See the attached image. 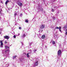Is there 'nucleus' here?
Segmentation results:
<instances>
[{
    "mask_svg": "<svg viewBox=\"0 0 67 67\" xmlns=\"http://www.w3.org/2000/svg\"><path fill=\"white\" fill-rule=\"evenodd\" d=\"M44 27L45 25H44L42 24L41 25L40 27V31H41V32H42L43 30H41V29L42 30V29H43L44 28Z\"/></svg>",
    "mask_w": 67,
    "mask_h": 67,
    "instance_id": "1",
    "label": "nucleus"
},
{
    "mask_svg": "<svg viewBox=\"0 0 67 67\" xmlns=\"http://www.w3.org/2000/svg\"><path fill=\"white\" fill-rule=\"evenodd\" d=\"M9 52H10V51L9 50H6L5 51V50H3L2 53H3V54H4L5 52V54H9Z\"/></svg>",
    "mask_w": 67,
    "mask_h": 67,
    "instance_id": "2",
    "label": "nucleus"
},
{
    "mask_svg": "<svg viewBox=\"0 0 67 67\" xmlns=\"http://www.w3.org/2000/svg\"><path fill=\"white\" fill-rule=\"evenodd\" d=\"M0 43H1V45H0V47L1 48L3 47V40L0 41Z\"/></svg>",
    "mask_w": 67,
    "mask_h": 67,
    "instance_id": "3",
    "label": "nucleus"
},
{
    "mask_svg": "<svg viewBox=\"0 0 67 67\" xmlns=\"http://www.w3.org/2000/svg\"><path fill=\"white\" fill-rule=\"evenodd\" d=\"M17 3L20 6H22V3L20 2L19 1H17Z\"/></svg>",
    "mask_w": 67,
    "mask_h": 67,
    "instance_id": "4",
    "label": "nucleus"
},
{
    "mask_svg": "<svg viewBox=\"0 0 67 67\" xmlns=\"http://www.w3.org/2000/svg\"><path fill=\"white\" fill-rule=\"evenodd\" d=\"M40 8V6H38V7L37 8L38 10H40V11H43V8Z\"/></svg>",
    "mask_w": 67,
    "mask_h": 67,
    "instance_id": "5",
    "label": "nucleus"
},
{
    "mask_svg": "<svg viewBox=\"0 0 67 67\" xmlns=\"http://www.w3.org/2000/svg\"><path fill=\"white\" fill-rule=\"evenodd\" d=\"M55 29H59V30L60 32H62V31L61 30V27H56Z\"/></svg>",
    "mask_w": 67,
    "mask_h": 67,
    "instance_id": "6",
    "label": "nucleus"
},
{
    "mask_svg": "<svg viewBox=\"0 0 67 67\" xmlns=\"http://www.w3.org/2000/svg\"><path fill=\"white\" fill-rule=\"evenodd\" d=\"M62 52V51H61V50H59L58 51V55H60V54H61V52Z\"/></svg>",
    "mask_w": 67,
    "mask_h": 67,
    "instance_id": "7",
    "label": "nucleus"
},
{
    "mask_svg": "<svg viewBox=\"0 0 67 67\" xmlns=\"http://www.w3.org/2000/svg\"><path fill=\"white\" fill-rule=\"evenodd\" d=\"M38 65V61H37L35 62V66H37Z\"/></svg>",
    "mask_w": 67,
    "mask_h": 67,
    "instance_id": "8",
    "label": "nucleus"
},
{
    "mask_svg": "<svg viewBox=\"0 0 67 67\" xmlns=\"http://www.w3.org/2000/svg\"><path fill=\"white\" fill-rule=\"evenodd\" d=\"M4 37L5 38V39H7V40H8V39H9V36H4Z\"/></svg>",
    "mask_w": 67,
    "mask_h": 67,
    "instance_id": "9",
    "label": "nucleus"
},
{
    "mask_svg": "<svg viewBox=\"0 0 67 67\" xmlns=\"http://www.w3.org/2000/svg\"><path fill=\"white\" fill-rule=\"evenodd\" d=\"M26 36V35L24 34H23L21 35V37H25Z\"/></svg>",
    "mask_w": 67,
    "mask_h": 67,
    "instance_id": "10",
    "label": "nucleus"
},
{
    "mask_svg": "<svg viewBox=\"0 0 67 67\" xmlns=\"http://www.w3.org/2000/svg\"><path fill=\"white\" fill-rule=\"evenodd\" d=\"M41 38L43 39L45 38V36L44 35H42Z\"/></svg>",
    "mask_w": 67,
    "mask_h": 67,
    "instance_id": "11",
    "label": "nucleus"
},
{
    "mask_svg": "<svg viewBox=\"0 0 67 67\" xmlns=\"http://www.w3.org/2000/svg\"><path fill=\"white\" fill-rule=\"evenodd\" d=\"M29 53H28L27 54V58H29L30 57V56H29Z\"/></svg>",
    "mask_w": 67,
    "mask_h": 67,
    "instance_id": "12",
    "label": "nucleus"
},
{
    "mask_svg": "<svg viewBox=\"0 0 67 67\" xmlns=\"http://www.w3.org/2000/svg\"><path fill=\"white\" fill-rule=\"evenodd\" d=\"M5 48H7V49H9V48H9V47L7 46H5Z\"/></svg>",
    "mask_w": 67,
    "mask_h": 67,
    "instance_id": "13",
    "label": "nucleus"
},
{
    "mask_svg": "<svg viewBox=\"0 0 67 67\" xmlns=\"http://www.w3.org/2000/svg\"><path fill=\"white\" fill-rule=\"evenodd\" d=\"M9 1H8V0H7L5 2V4L6 5H7V4H8V2H9Z\"/></svg>",
    "mask_w": 67,
    "mask_h": 67,
    "instance_id": "14",
    "label": "nucleus"
},
{
    "mask_svg": "<svg viewBox=\"0 0 67 67\" xmlns=\"http://www.w3.org/2000/svg\"><path fill=\"white\" fill-rule=\"evenodd\" d=\"M3 29H2V28H1L0 29V34H1V32H2V30Z\"/></svg>",
    "mask_w": 67,
    "mask_h": 67,
    "instance_id": "15",
    "label": "nucleus"
},
{
    "mask_svg": "<svg viewBox=\"0 0 67 67\" xmlns=\"http://www.w3.org/2000/svg\"><path fill=\"white\" fill-rule=\"evenodd\" d=\"M0 13L1 15H3V14L2 13V11H0Z\"/></svg>",
    "mask_w": 67,
    "mask_h": 67,
    "instance_id": "16",
    "label": "nucleus"
},
{
    "mask_svg": "<svg viewBox=\"0 0 67 67\" xmlns=\"http://www.w3.org/2000/svg\"><path fill=\"white\" fill-rule=\"evenodd\" d=\"M37 51V50H36V49H35L34 50V53H36V51Z\"/></svg>",
    "mask_w": 67,
    "mask_h": 67,
    "instance_id": "17",
    "label": "nucleus"
},
{
    "mask_svg": "<svg viewBox=\"0 0 67 67\" xmlns=\"http://www.w3.org/2000/svg\"><path fill=\"white\" fill-rule=\"evenodd\" d=\"M54 9H57L58 8L57 7H54Z\"/></svg>",
    "mask_w": 67,
    "mask_h": 67,
    "instance_id": "18",
    "label": "nucleus"
},
{
    "mask_svg": "<svg viewBox=\"0 0 67 67\" xmlns=\"http://www.w3.org/2000/svg\"><path fill=\"white\" fill-rule=\"evenodd\" d=\"M55 41H52V44H55Z\"/></svg>",
    "mask_w": 67,
    "mask_h": 67,
    "instance_id": "19",
    "label": "nucleus"
},
{
    "mask_svg": "<svg viewBox=\"0 0 67 67\" xmlns=\"http://www.w3.org/2000/svg\"><path fill=\"white\" fill-rule=\"evenodd\" d=\"M25 22H26V23H28V22H29V21L28 20H25Z\"/></svg>",
    "mask_w": 67,
    "mask_h": 67,
    "instance_id": "20",
    "label": "nucleus"
},
{
    "mask_svg": "<svg viewBox=\"0 0 67 67\" xmlns=\"http://www.w3.org/2000/svg\"><path fill=\"white\" fill-rule=\"evenodd\" d=\"M9 66V64H8L6 65V67H8Z\"/></svg>",
    "mask_w": 67,
    "mask_h": 67,
    "instance_id": "21",
    "label": "nucleus"
},
{
    "mask_svg": "<svg viewBox=\"0 0 67 67\" xmlns=\"http://www.w3.org/2000/svg\"><path fill=\"white\" fill-rule=\"evenodd\" d=\"M16 57V56H15L13 57V58H15Z\"/></svg>",
    "mask_w": 67,
    "mask_h": 67,
    "instance_id": "22",
    "label": "nucleus"
},
{
    "mask_svg": "<svg viewBox=\"0 0 67 67\" xmlns=\"http://www.w3.org/2000/svg\"><path fill=\"white\" fill-rule=\"evenodd\" d=\"M52 12H54V11H55V10L53 9H52Z\"/></svg>",
    "mask_w": 67,
    "mask_h": 67,
    "instance_id": "23",
    "label": "nucleus"
},
{
    "mask_svg": "<svg viewBox=\"0 0 67 67\" xmlns=\"http://www.w3.org/2000/svg\"><path fill=\"white\" fill-rule=\"evenodd\" d=\"M19 30H21V29H22V28H21V27H19Z\"/></svg>",
    "mask_w": 67,
    "mask_h": 67,
    "instance_id": "24",
    "label": "nucleus"
},
{
    "mask_svg": "<svg viewBox=\"0 0 67 67\" xmlns=\"http://www.w3.org/2000/svg\"><path fill=\"white\" fill-rule=\"evenodd\" d=\"M55 18V17H54V16H53L52 17V19H53L54 20H55V19H54Z\"/></svg>",
    "mask_w": 67,
    "mask_h": 67,
    "instance_id": "25",
    "label": "nucleus"
},
{
    "mask_svg": "<svg viewBox=\"0 0 67 67\" xmlns=\"http://www.w3.org/2000/svg\"><path fill=\"white\" fill-rule=\"evenodd\" d=\"M14 38H16V36H15V35H14Z\"/></svg>",
    "mask_w": 67,
    "mask_h": 67,
    "instance_id": "26",
    "label": "nucleus"
},
{
    "mask_svg": "<svg viewBox=\"0 0 67 67\" xmlns=\"http://www.w3.org/2000/svg\"><path fill=\"white\" fill-rule=\"evenodd\" d=\"M17 15V14L16 13H15V16H16Z\"/></svg>",
    "mask_w": 67,
    "mask_h": 67,
    "instance_id": "27",
    "label": "nucleus"
},
{
    "mask_svg": "<svg viewBox=\"0 0 67 67\" xmlns=\"http://www.w3.org/2000/svg\"><path fill=\"white\" fill-rule=\"evenodd\" d=\"M7 43V41H5V43L6 44V43Z\"/></svg>",
    "mask_w": 67,
    "mask_h": 67,
    "instance_id": "28",
    "label": "nucleus"
},
{
    "mask_svg": "<svg viewBox=\"0 0 67 67\" xmlns=\"http://www.w3.org/2000/svg\"><path fill=\"white\" fill-rule=\"evenodd\" d=\"M22 14H21L20 15V16H22Z\"/></svg>",
    "mask_w": 67,
    "mask_h": 67,
    "instance_id": "29",
    "label": "nucleus"
},
{
    "mask_svg": "<svg viewBox=\"0 0 67 67\" xmlns=\"http://www.w3.org/2000/svg\"><path fill=\"white\" fill-rule=\"evenodd\" d=\"M1 3H3V2H2V1H1Z\"/></svg>",
    "mask_w": 67,
    "mask_h": 67,
    "instance_id": "30",
    "label": "nucleus"
},
{
    "mask_svg": "<svg viewBox=\"0 0 67 67\" xmlns=\"http://www.w3.org/2000/svg\"><path fill=\"white\" fill-rule=\"evenodd\" d=\"M52 1H53V2H54V1H55V0H52Z\"/></svg>",
    "mask_w": 67,
    "mask_h": 67,
    "instance_id": "31",
    "label": "nucleus"
},
{
    "mask_svg": "<svg viewBox=\"0 0 67 67\" xmlns=\"http://www.w3.org/2000/svg\"><path fill=\"white\" fill-rule=\"evenodd\" d=\"M19 35H20V34H18V36H19Z\"/></svg>",
    "mask_w": 67,
    "mask_h": 67,
    "instance_id": "32",
    "label": "nucleus"
},
{
    "mask_svg": "<svg viewBox=\"0 0 67 67\" xmlns=\"http://www.w3.org/2000/svg\"><path fill=\"white\" fill-rule=\"evenodd\" d=\"M58 13H59V11L58 12Z\"/></svg>",
    "mask_w": 67,
    "mask_h": 67,
    "instance_id": "33",
    "label": "nucleus"
},
{
    "mask_svg": "<svg viewBox=\"0 0 67 67\" xmlns=\"http://www.w3.org/2000/svg\"><path fill=\"white\" fill-rule=\"evenodd\" d=\"M47 47V46H45V47Z\"/></svg>",
    "mask_w": 67,
    "mask_h": 67,
    "instance_id": "34",
    "label": "nucleus"
},
{
    "mask_svg": "<svg viewBox=\"0 0 67 67\" xmlns=\"http://www.w3.org/2000/svg\"><path fill=\"white\" fill-rule=\"evenodd\" d=\"M52 43V41H51L50 42V43Z\"/></svg>",
    "mask_w": 67,
    "mask_h": 67,
    "instance_id": "35",
    "label": "nucleus"
},
{
    "mask_svg": "<svg viewBox=\"0 0 67 67\" xmlns=\"http://www.w3.org/2000/svg\"><path fill=\"white\" fill-rule=\"evenodd\" d=\"M61 46L60 45H59V46Z\"/></svg>",
    "mask_w": 67,
    "mask_h": 67,
    "instance_id": "36",
    "label": "nucleus"
},
{
    "mask_svg": "<svg viewBox=\"0 0 67 67\" xmlns=\"http://www.w3.org/2000/svg\"><path fill=\"white\" fill-rule=\"evenodd\" d=\"M7 12H8V11H7Z\"/></svg>",
    "mask_w": 67,
    "mask_h": 67,
    "instance_id": "37",
    "label": "nucleus"
},
{
    "mask_svg": "<svg viewBox=\"0 0 67 67\" xmlns=\"http://www.w3.org/2000/svg\"><path fill=\"white\" fill-rule=\"evenodd\" d=\"M22 45H23V44H22Z\"/></svg>",
    "mask_w": 67,
    "mask_h": 67,
    "instance_id": "38",
    "label": "nucleus"
},
{
    "mask_svg": "<svg viewBox=\"0 0 67 67\" xmlns=\"http://www.w3.org/2000/svg\"><path fill=\"white\" fill-rule=\"evenodd\" d=\"M20 61H22V60H20Z\"/></svg>",
    "mask_w": 67,
    "mask_h": 67,
    "instance_id": "39",
    "label": "nucleus"
},
{
    "mask_svg": "<svg viewBox=\"0 0 67 67\" xmlns=\"http://www.w3.org/2000/svg\"><path fill=\"white\" fill-rule=\"evenodd\" d=\"M9 10V9H8Z\"/></svg>",
    "mask_w": 67,
    "mask_h": 67,
    "instance_id": "40",
    "label": "nucleus"
}]
</instances>
